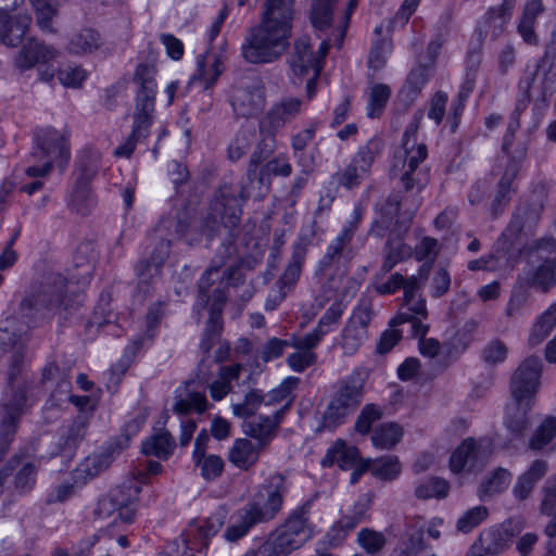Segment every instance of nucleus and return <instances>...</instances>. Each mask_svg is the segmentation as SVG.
<instances>
[{
    "instance_id": "obj_1",
    "label": "nucleus",
    "mask_w": 556,
    "mask_h": 556,
    "mask_svg": "<svg viewBox=\"0 0 556 556\" xmlns=\"http://www.w3.org/2000/svg\"><path fill=\"white\" fill-rule=\"evenodd\" d=\"M293 0H267L258 26L251 29L242 47L251 63L271 62L287 48L291 36Z\"/></svg>"
},
{
    "instance_id": "obj_2",
    "label": "nucleus",
    "mask_w": 556,
    "mask_h": 556,
    "mask_svg": "<svg viewBox=\"0 0 556 556\" xmlns=\"http://www.w3.org/2000/svg\"><path fill=\"white\" fill-rule=\"evenodd\" d=\"M540 375V358L530 357L520 364L511 378V400L505 407L504 418V426L510 444L522 440L529 426L528 412L534 404Z\"/></svg>"
},
{
    "instance_id": "obj_3",
    "label": "nucleus",
    "mask_w": 556,
    "mask_h": 556,
    "mask_svg": "<svg viewBox=\"0 0 556 556\" xmlns=\"http://www.w3.org/2000/svg\"><path fill=\"white\" fill-rule=\"evenodd\" d=\"M282 488V478L271 477L268 484L257 491L249 507L231 517L225 532L226 540L237 541L244 536L254 523L273 518L281 507Z\"/></svg>"
},
{
    "instance_id": "obj_4",
    "label": "nucleus",
    "mask_w": 556,
    "mask_h": 556,
    "mask_svg": "<svg viewBox=\"0 0 556 556\" xmlns=\"http://www.w3.org/2000/svg\"><path fill=\"white\" fill-rule=\"evenodd\" d=\"M33 157L39 165H31L26 169L28 178H35L31 184H25L22 190L33 194L39 190L42 182L39 178L45 177L52 165L64 167L70 159L67 137L56 129L43 128L36 134Z\"/></svg>"
},
{
    "instance_id": "obj_5",
    "label": "nucleus",
    "mask_w": 556,
    "mask_h": 556,
    "mask_svg": "<svg viewBox=\"0 0 556 556\" xmlns=\"http://www.w3.org/2000/svg\"><path fill=\"white\" fill-rule=\"evenodd\" d=\"M328 43L321 41L317 51H313L309 39L303 38L295 43L291 58V79L294 84L306 83V93L313 97L315 81L321 71V62L328 52Z\"/></svg>"
},
{
    "instance_id": "obj_6",
    "label": "nucleus",
    "mask_w": 556,
    "mask_h": 556,
    "mask_svg": "<svg viewBox=\"0 0 556 556\" xmlns=\"http://www.w3.org/2000/svg\"><path fill=\"white\" fill-rule=\"evenodd\" d=\"M313 535L303 513L292 515L287 522L258 549L257 556H285L292 549L300 547Z\"/></svg>"
},
{
    "instance_id": "obj_7",
    "label": "nucleus",
    "mask_w": 556,
    "mask_h": 556,
    "mask_svg": "<svg viewBox=\"0 0 556 556\" xmlns=\"http://www.w3.org/2000/svg\"><path fill=\"white\" fill-rule=\"evenodd\" d=\"M139 85L134 112V136H147L153 121L157 84L148 66H139L136 72Z\"/></svg>"
},
{
    "instance_id": "obj_8",
    "label": "nucleus",
    "mask_w": 556,
    "mask_h": 556,
    "mask_svg": "<svg viewBox=\"0 0 556 556\" xmlns=\"http://www.w3.org/2000/svg\"><path fill=\"white\" fill-rule=\"evenodd\" d=\"M146 478L144 473H139L138 477H134L112 490L110 495L100 500L99 511L110 514L112 508V510H117L121 519L130 522L135 516L136 503Z\"/></svg>"
},
{
    "instance_id": "obj_9",
    "label": "nucleus",
    "mask_w": 556,
    "mask_h": 556,
    "mask_svg": "<svg viewBox=\"0 0 556 556\" xmlns=\"http://www.w3.org/2000/svg\"><path fill=\"white\" fill-rule=\"evenodd\" d=\"M491 444L486 440H464L452 453L450 469L455 475H471L480 470L490 454Z\"/></svg>"
},
{
    "instance_id": "obj_10",
    "label": "nucleus",
    "mask_w": 556,
    "mask_h": 556,
    "mask_svg": "<svg viewBox=\"0 0 556 556\" xmlns=\"http://www.w3.org/2000/svg\"><path fill=\"white\" fill-rule=\"evenodd\" d=\"M556 249V240H543L523 252L529 264L540 263L530 280L536 288L546 291L556 283V261L546 255Z\"/></svg>"
},
{
    "instance_id": "obj_11",
    "label": "nucleus",
    "mask_w": 556,
    "mask_h": 556,
    "mask_svg": "<svg viewBox=\"0 0 556 556\" xmlns=\"http://www.w3.org/2000/svg\"><path fill=\"white\" fill-rule=\"evenodd\" d=\"M426 155V147L421 143H417L416 128H407L403 137V146L395 152L394 156V167L402 164V169L404 170L402 179L406 186L409 185V175L415 170L417 165L425 160Z\"/></svg>"
},
{
    "instance_id": "obj_12",
    "label": "nucleus",
    "mask_w": 556,
    "mask_h": 556,
    "mask_svg": "<svg viewBox=\"0 0 556 556\" xmlns=\"http://www.w3.org/2000/svg\"><path fill=\"white\" fill-rule=\"evenodd\" d=\"M361 397L362 391L358 387L345 386L341 388L325 413L326 424L328 426L339 425L345 416L356 408L361 402Z\"/></svg>"
},
{
    "instance_id": "obj_13",
    "label": "nucleus",
    "mask_w": 556,
    "mask_h": 556,
    "mask_svg": "<svg viewBox=\"0 0 556 556\" xmlns=\"http://www.w3.org/2000/svg\"><path fill=\"white\" fill-rule=\"evenodd\" d=\"M519 230V224L517 222H513L497 243L498 248L496 250V255H491L489 258L471 261L468 265L469 268L471 270H498L510 265L509 249L514 247L513 238Z\"/></svg>"
},
{
    "instance_id": "obj_14",
    "label": "nucleus",
    "mask_w": 556,
    "mask_h": 556,
    "mask_svg": "<svg viewBox=\"0 0 556 556\" xmlns=\"http://www.w3.org/2000/svg\"><path fill=\"white\" fill-rule=\"evenodd\" d=\"M58 55L55 49L38 41L28 42L17 58V64L22 68L38 66L42 79L49 80L53 77V71H42L41 67L49 65Z\"/></svg>"
},
{
    "instance_id": "obj_15",
    "label": "nucleus",
    "mask_w": 556,
    "mask_h": 556,
    "mask_svg": "<svg viewBox=\"0 0 556 556\" xmlns=\"http://www.w3.org/2000/svg\"><path fill=\"white\" fill-rule=\"evenodd\" d=\"M208 441V434L205 431L200 432L195 439L192 457L201 476L205 480H214L223 472L224 462L217 455L205 454Z\"/></svg>"
},
{
    "instance_id": "obj_16",
    "label": "nucleus",
    "mask_w": 556,
    "mask_h": 556,
    "mask_svg": "<svg viewBox=\"0 0 556 556\" xmlns=\"http://www.w3.org/2000/svg\"><path fill=\"white\" fill-rule=\"evenodd\" d=\"M226 515V510L219 508L201 525L199 522L190 523L185 533V542L188 544V548L198 551L199 544L205 546L206 540L214 536L224 525Z\"/></svg>"
},
{
    "instance_id": "obj_17",
    "label": "nucleus",
    "mask_w": 556,
    "mask_h": 556,
    "mask_svg": "<svg viewBox=\"0 0 556 556\" xmlns=\"http://www.w3.org/2000/svg\"><path fill=\"white\" fill-rule=\"evenodd\" d=\"M421 279L412 276V278L403 283V277L399 274L392 275L391 278L384 285H380L377 287L380 293H393L400 287L404 288V298L405 304L408 309L412 311L416 315H420V317H425L426 315V304L422 299L417 296L416 289L418 287V282Z\"/></svg>"
},
{
    "instance_id": "obj_18",
    "label": "nucleus",
    "mask_w": 556,
    "mask_h": 556,
    "mask_svg": "<svg viewBox=\"0 0 556 556\" xmlns=\"http://www.w3.org/2000/svg\"><path fill=\"white\" fill-rule=\"evenodd\" d=\"M419 316L420 315L416 314L412 316H407L405 314L397 315L392 320L390 328L381 334L377 343V352L379 354H386L393 349L402 337V332L394 327L404 323L410 324V328L415 337H424L427 333V326L421 323Z\"/></svg>"
},
{
    "instance_id": "obj_19",
    "label": "nucleus",
    "mask_w": 556,
    "mask_h": 556,
    "mask_svg": "<svg viewBox=\"0 0 556 556\" xmlns=\"http://www.w3.org/2000/svg\"><path fill=\"white\" fill-rule=\"evenodd\" d=\"M365 471H370L378 479L390 481L400 476L402 464L399 457L394 455H387L377 459H364L359 464L358 471L352 473L351 481L353 483L358 481L359 476Z\"/></svg>"
},
{
    "instance_id": "obj_20",
    "label": "nucleus",
    "mask_w": 556,
    "mask_h": 556,
    "mask_svg": "<svg viewBox=\"0 0 556 556\" xmlns=\"http://www.w3.org/2000/svg\"><path fill=\"white\" fill-rule=\"evenodd\" d=\"M173 410L178 415L191 410L203 413L207 409V401L203 391H198L194 381H189L175 391Z\"/></svg>"
},
{
    "instance_id": "obj_21",
    "label": "nucleus",
    "mask_w": 556,
    "mask_h": 556,
    "mask_svg": "<svg viewBox=\"0 0 556 556\" xmlns=\"http://www.w3.org/2000/svg\"><path fill=\"white\" fill-rule=\"evenodd\" d=\"M362 462L364 460L359 458V452L355 446H349L343 440H337L327 450L321 465L325 467L337 465L343 470L356 467L354 472H357Z\"/></svg>"
},
{
    "instance_id": "obj_22",
    "label": "nucleus",
    "mask_w": 556,
    "mask_h": 556,
    "mask_svg": "<svg viewBox=\"0 0 556 556\" xmlns=\"http://www.w3.org/2000/svg\"><path fill=\"white\" fill-rule=\"evenodd\" d=\"M224 71V63L219 55L206 53L197 62V71L191 77V84H200L204 89H208L218 79Z\"/></svg>"
},
{
    "instance_id": "obj_23",
    "label": "nucleus",
    "mask_w": 556,
    "mask_h": 556,
    "mask_svg": "<svg viewBox=\"0 0 556 556\" xmlns=\"http://www.w3.org/2000/svg\"><path fill=\"white\" fill-rule=\"evenodd\" d=\"M265 105L264 88L255 86L239 90L232 101L233 110L242 116L258 114Z\"/></svg>"
},
{
    "instance_id": "obj_24",
    "label": "nucleus",
    "mask_w": 556,
    "mask_h": 556,
    "mask_svg": "<svg viewBox=\"0 0 556 556\" xmlns=\"http://www.w3.org/2000/svg\"><path fill=\"white\" fill-rule=\"evenodd\" d=\"M263 448L261 443L254 444L248 439L240 438L235 440L231 445L228 459L237 468L249 469L257 462Z\"/></svg>"
},
{
    "instance_id": "obj_25",
    "label": "nucleus",
    "mask_w": 556,
    "mask_h": 556,
    "mask_svg": "<svg viewBox=\"0 0 556 556\" xmlns=\"http://www.w3.org/2000/svg\"><path fill=\"white\" fill-rule=\"evenodd\" d=\"M112 460V453L106 450H101L89 455L75 469V482L77 484H84L86 481L108 468Z\"/></svg>"
},
{
    "instance_id": "obj_26",
    "label": "nucleus",
    "mask_w": 556,
    "mask_h": 556,
    "mask_svg": "<svg viewBox=\"0 0 556 556\" xmlns=\"http://www.w3.org/2000/svg\"><path fill=\"white\" fill-rule=\"evenodd\" d=\"M280 413H276L274 417L268 416H252L244 420L243 432L257 440V443L265 444L271 439L274 431L280 422Z\"/></svg>"
},
{
    "instance_id": "obj_27",
    "label": "nucleus",
    "mask_w": 556,
    "mask_h": 556,
    "mask_svg": "<svg viewBox=\"0 0 556 556\" xmlns=\"http://www.w3.org/2000/svg\"><path fill=\"white\" fill-rule=\"evenodd\" d=\"M319 340L320 336L316 333H309L294 340L293 345L298 351L288 358V364L294 371H303L315 362V355L311 349L315 346Z\"/></svg>"
},
{
    "instance_id": "obj_28",
    "label": "nucleus",
    "mask_w": 556,
    "mask_h": 556,
    "mask_svg": "<svg viewBox=\"0 0 556 556\" xmlns=\"http://www.w3.org/2000/svg\"><path fill=\"white\" fill-rule=\"evenodd\" d=\"M404 430L396 422H384L378 425L371 434V443L378 450H391L403 438Z\"/></svg>"
},
{
    "instance_id": "obj_29",
    "label": "nucleus",
    "mask_w": 556,
    "mask_h": 556,
    "mask_svg": "<svg viewBox=\"0 0 556 556\" xmlns=\"http://www.w3.org/2000/svg\"><path fill=\"white\" fill-rule=\"evenodd\" d=\"M175 447L169 433L163 429L155 430L143 443L142 453L148 456H156L160 459H167Z\"/></svg>"
},
{
    "instance_id": "obj_30",
    "label": "nucleus",
    "mask_w": 556,
    "mask_h": 556,
    "mask_svg": "<svg viewBox=\"0 0 556 556\" xmlns=\"http://www.w3.org/2000/svg\"><path fill=\"white\" fill-rule=\"evenodd\" d=\"M547 465L543 460L533 462L530 467L519 476L514 494L518 498H526L532 491L534 484L545 475Z\"/></svg>"
},
{
    "instance_id": "obj_31",
    "label": "nucleus",
    "mask_w": 556,
    "mask_h": 556,
    "mask_svg": "<svg viewBox=\"0 0 556 556\" xmlns=\"http://www.w3.org/2000/svg\"><path fill=\"white\" fill-rule=\"evenodd\" d=\"M556 325V303L552 304L543 312L532 326L529 344L535 346L540 344Z\"/></svg>"
},
{
    "instance_id": "obj_32",
    "label": "nucleus",
    "mask_w": 556,
    "mask_h": 556,
    "mask_svg": "<svg viewBox=\"0 0 556 556\" xmlns=\"http://www.w3.org/2000/svg\"><path fill=\"white\" fill-rule=\"evenodd\" d=\"M299 382L298 378L288 377L277 388L271 390L266 396V405L279 404L281 405V414L292 404L294 400L293 391Z\"/></svg>"
},
{
    "instance_id": "obj_33",
    "label": "nucleus",
    "mask_w": 556,
    "mask_h": 556,
    "mask_svg": "<svg viewBox=\"0 0 556 556\" xmlns=\"http://www.w3.org/2000/svg\"><path fill=\"white\" fill-rule=\"evenodd\" d=\"M24 0H0V31L5 35H12L18 22L23 17L28 18L26 29L30 24V17L27 14H11Z\"/></svg>"
},
{
    "instance_id": "obj_34",
    "label": "nucleus",
    "mask_w": 556,
    "mask_h": 556,
    "mask_svg": "<svg viewBox=\"0 0 556 556\" xmlns=\"http://www.w3.org/2000/svg\"><path fill=\"white\" fill-rule=\"evenodd\" d=\"M240 369L239 365L219 369L217 378L208 386L211 397L214 401H220L229 393L230 382L239 377Z\"/></svg>"
},
{
    "instance_id": "obj_35",
    "label": "nucleus",
    "mask_w": 556,
    "mask_h": 556,
    "mask_svg": "<svg viewBox=\"0 0 556 556\" xmlns=\"http://www.w3.org/2000/svg\"><path fill=\"white\" fill-rule=\"evenodd\" d=\"M510 481L511 473L507 469H495L481 484L479 490L480 497L484 498L506 490L509 486Z\"/></svg>"
},
{
    "instance_id": "obj_36",
    "label": "nucleus",
    "mask_w": 556,
    "mask_h": 556,
    "mask_svg": "<svg viewBox=\"0 0 556 556\" xmlns=\"http://www.w3.org/2000/svg\"><path fill=\"white\" fill-rule=\"evenodd\" d=\"M301 108V102L296 98H288L278 102L269 113V121L274 127H279L290 118L294 117Z\"/></svg>"
},
{
    "instance_id": "obj_37",
    "label": "nucleus",
    "mask_w": 556,
    "mask_h": 556,
    "mask_svg": "<svg viewBox=\"0 0 556 556\" xmlns=\"http://www.w3.org/2000/svg\"><path fill=\"white\" fill-rule=\"evenodd\" d=\"M430 76L431 68L429 66L418 65L414 67L409 73L406 83L402 89L403 98L409 99L417 94L426 85Z\"/></svg>"
},
{
    "instance_id": "obj_38",
    "label": "nucleus",
    "mask_w": 556,
    "mask_h": 556,
    "mask_svg": "<svg viewBox=\"0 0 556 556\" xmlns=\"http://www.w3.org/2000/svg\"><path fill=\"white\" fill-rule=\"evenodd\" d=\"M554 441H556V418L547 417L531 437L530 447L542 450Z\"/></svg>"
},
{
    "instance_id": "obj_39",
    "label": "nucleus",
    "mask_w": 556,
    "mask_h": 556,
    "mask_svg": "<svg viewBox=\"0 0 556 556\" xmlns=\"http://www.w3.org/2000/svg\"><path fill=\"white\" fill-rule=\"evenodd\" d=\"M99 46V34L92 29H84L71 39L70 51L76 54L90 53Z\"/></svg>"
},
{
    "instance_id": "obj_40",
    "label": "nucleus",
    "mask_w": 556,
    "mask_h": 556,
    "mask_svg": "<svg viewBox=\"0 0 556 556\" xmlns=\"http://www.w3.org/2000/svg\"><path fill=\"white\" fill-rule=\"evenodd\" d=\"M334 0H314L312 24L317 29H325L332 21Z\"/></svg>"
},
{
    "instance_id": "obj_41",
    "label": "nucleus",
    "mask_w": 556,
    "mask_h": 556,
    "mask_svg": "<svg viewBox=\"0 0 556 556\" xmlns=\"http://www.w3.org/2000/svg\"><path fill=\"white\" fill-rule=\"evenodd\" d=\"M391 90L387 85L376 84L369 88L367 114L375 117L380 114L382 108L389 100Z\"/></svg>"
},
{
    "instance_id": "obj_42",
    "label": "nucleus",
    "mask_w": 556,
    "mask_h": 556,
    "mask_svg": "<svg viewBox=\"0 0 556 556\" xmlns=\"http://www.w3.org/2000/svg\"><path fill=\"white\" fill-rule=\"evenodd\" d=\"M367 338V330L364 325H349L343 332L342 349L345 354H353Z\"/></svg>"
},
{
    "instance_id": "obj_43",
    "label": "nucleus",
    "mask_w": 556,
    "mask_h": 556,
    "mask_svg": "<svg viewBox=\"0 0 556 556\" xmlns=\"http://www.w3.org/2000/svg\"><path fill=\"white\" fill-rule=\"evenodd\" d=\"M509 535L500 529H490L481 533L479 542L485 553L495 554L508 542Z\"/></svg>"
},
{
    "instance_id": "obj_44",
    "label": "nucleus",
    "mask_w": 556,
    "mask_h": 556,
    "mask_svg": "<svg viewBox=\"0 0 556 556\" xmlns=\"http://www.w3.org/2000/svg\"><path fill=\"white\" fill-rule=\"evenodd\" d=\"M448 493V483L444 479L430 478L416 488V495L420 498L444 497Z\"/></svg>"
},
{
    "instance_id": "obj_45",
    "label": "nucleus",
    "mask_w": 556,
    "mask_h": 556,
    "mask_svg": "<svg viewBox=\"0 0 556 556\" xmlns=\"http://www.w3.org/2000/svg\"><path fill=\"white\" fill-rule=\"evenodd\" d=\"M254 140V131H252L250 128L241 129L239 132H237V135L229 144V157L231 160L240 159L249 150Z\"/></svg>"
},
{
    "instance_id": "obj_46",
    "label": "nucleus",
    "mask_w": 556,
    "mask_h": 556,
    "mask_svg": "<svg viewBox=\"0 0 556 556\" xmlns=\"http://www.w3.org/2000/svg\"><path fill=\"white\" fill-rule=\"evenodd\" d=\"M261 394L257 391L253 390L245 395L242 403H233L231 405V408L235 416L242 418L243 420H247L254 415V413L261 406Z\"/></svg>"
},
{
    "instance_id": "obj_47",
    "label": "nucleus",
    "mask_w": 556,
    "mask_h": 556,
    "mask_svg": "<svg viewBox=\"0 0 556 556\" xmlns=\"http://www.w3.org/2000/svg\"><path fill=\"white\" fill-rule=\"evenodd\" d=\"M488 516V510L483 506H477L467 510L457 521V528L464 533L470 532L480 525Z\"/></svg>"
},
{
    "instance_id": "obj_48",
    "label": "nucleus",
    "mask_w": 556,
    "mask_h": 556,
    "mask_svg": "<svg viewBox=\"0 0 556 556\" xmlns=\"http://www.w3.org/2000/svg\"><path fill=\"white\" fill-rule=\"evenodd\" d=\"M409 255L410 250L402 242V240L390 241L383 262V268L386 270H391L399 262Z\"/></svg>"
},
{
    "instance_id": "obj_49",
    "label": "nucleus",
    "mask_w": 556,
    "mask_h": 556,
    "mask_svg": "<svg viewBox=\"0 0 556 556\" xmlns=\"http://www.w3.org/2000/svg\"><path fill=\"white\" fill-rule=\"evenodd\" d=\"M391 52L392 43L387 37L382 38L379 42H375L369 55L370 68L375 71L381 68L384 65L387 58L391 54Z\"/></svg>"
},
{
    "instance_id": "obj_50",
    "label": "nucleus",
    "mask_w": 556,
    "mask_h": 556,
    "mask_svg": "<svg viewBox=\"0 0 556 556\" xmlns=\"http://www.w3.org/2000/svg\"><path fill=\"white\" fill-rule=\"evenodd\" d=\"M382 412L380 407L376 405L366 406L355 422V429L362 434H366L370 431L371 426L375 421L380 419Z\"/></svg>"
},
{
    "instance_id": "obj_51",
    "label": "nucleus",
    "mask_w": 556,
    "mask_h": 556,
    "mask_svg": "<svg viewBox=\"0 0 556 556\" xmlns=\"http://www.w3.org/2000/svg\"><path fill=\"white\" fill-rule=\"evenodd\" d=\"M36 10L38 24L41 28H49V22L55 15V5L52 0H30Z\"/></svg>"
},
{
    "instance_id": "obj_52",
    "label": "nucleus",
    "mask_w": 556,
    "mask_h": 556,
    "mask_svg": "<svg viewBox=\"0 0 556 556\" xmlns=\"http://www.w3.org/2000/svg\"><path fill=\"white\" fill-rule=\"evenodd\" d=\"M358 542L368 553H375L384 545L382 534L369 530H363L359 532Z\"/></svg>"
},
{
    "instance_id": "obj_53",
    "label": "nucleus",
    "mask_w": 556,
    "mask_h": 556,
    "mask_svg": "<svg viewBox=\"0 0 556 556\" xmlns=\"http://www.w3.org/2000/svg\"><path fill=\"white\" fill-rule=\"evenodd\" d=\"M342 313V304L334 303L331 307H329L325 316L320 319L318 328L313 333H316L321 338L325 333L329 331V325L337 323L338 319L341 317Z\"/></svg>"
},
{
    "instance_id": "obj_54",
    "label": "nucleus",
    "mask_w": 556,
    "mask_h": 556,
    "mask_svg": "<svg viewBox=\"0 0 556 556\" xmlns=\"http://www.w3.org/2000/svg\"><path fill=\"white\" fill-rule=\"evenodd\" d=\"M85 78V71L80 67H67L59 73V79L61 84L66 87H79Z\"/></svg>"
},
{
    "instance_id": "obj_55",
    "label": "nucleus",
    "mask_w": 556,
    "mask_h": 556,
    "mask_svg": "<svg viewBox=\"0 0 556 556\" xmlns=\"http://www.w3.org/2000/svg\"><path fill=\"white\" fill-rule=\"evenodd\" d=\"M446 101L447 96L443 92H437L431 99L428 117L435 124H439L444 116Z\"/></svg>"
},
{
    "instance_id": "obj_56",
    "label": "nucleus",
    "mask_w": 556,
    "mask_h": 556,
    "mask_svg": "<svg viewBox=\"0 0 556 556\" xmlns=\"http://www.w3.org/2000/svg\"><path fill=\"white\" fill-rule=\"evenodd\" d=\"M161 41L165 47L167 55L175 61H178L184 55V43L173 35H162Z\"/></svg>"
},
{
    "instance_id": "obj_57",
    "label": "nucleus",
    "mask_w": 556,
    "mask_h": 556,
    "mask_svg": "<svg viewBox=\"0 0 556 556\" xmlns=\"http://www.w3.org/2000/svg\"><path fill=\"white\" fill-rule=\"evenodd\" d=\"M223 302H224V295L219 291L216 292L214 294L213 302L210 305V326L208 327H210V330H212L213 332H217L222 327L219 316H220V308H222Z\"/></svg>"
},
{
    "instance_id": "obj_58",
    "label": "nucleus",
    "mask_w": 556,
    "mask_h": 556,
    "mask_svg": "<svg viewBox=\"0 0 556 556\" xmlns=\"http://www.w3.org/2000/svg\"><path fill=\"white\" fill-rule=\"evenodd\" d=\"M483 356L486 362L496 364L506 358L507 349L503 343L494 341L484 349Z\"/></svg>"
},
{
    "instance_id": "obj_59",
    "label": "nucleus",
    "mask_w": 556,
    "mask_h": 556,
    "mask_svg": "<svg viewBox=\"0 0 556 556\" xmlns=\"http://www.w3.org/2000/svg\"><path fill=\"white\" fill-rule=\"evenodd\" d=\"M437 253V241L432 238H424L415 252V256L418 261H432Z\"/></svg>"
},
{
    "instance_id": "obj_60",
    "label": "nucleus",
    "mask_w": 556,
    "mask_h": 556,
    "mask_svg": "<svg viewBox=\"0 0 556 556\" xmlns=\"http://www.w3.org/2000/svg\"><path fill=\"white\" fill-rule=\"evenodd\" d=\"M450 288V275L445 269H440L432 278L431 292L434 296H440Z\"/></svg>"
},
{
    "instance_id": "obj_61",
    "label": "nucleus",
    "mask_w": 556,
    "mask_h": 556,
    "mask_svg": "<svg viewBox=\"0 0 556 556\" xmlns=\"http://www.w3.org/2000/svg\"><path fill=\"white\" fill-rule=\"evenodd\" d=\"M27 23L28 18L23 17L18 22V25L16 26L12 35H5L0 31V42L7 46H16L22 40L26 33Z\"/></svg>"
},
{
    "instance_id": "obj_62",
    "label": "nucleus",
    "mask_w": 556,
    "mask_h": 556,
    "mask_svg": "<svg viewBox=\"0 0 556 556\" xmlns=\"http://www.w3.org/2000/svg\"><path fill=\"white\" fill-rule=\"evenodd\" d=\"M419 370V362L416 358L409 357L406 358L399 367H397V376L401 380L407 381L413 379Z\"/></svg>"
},
{
    "instance_id": "obj_63",
    "label": "nucleus",
    "mask_w": 556,
    "mask_h": 556,
    "mask_svg": "<svg viewBox=\"0 0 556 556\" xmlns=\"http://www.w3.org/2000/svg\"><path fill=\"white\" fill-rule=\"evenodd\" d=\"M359 519L343 517L332 529L334 543L339 542L349 531L355 528Z\"/></svg>"
},
{
    "instance_id": "obj_64",
    "label": "nucleus",
    "mask_w": 556,
    "mask_h": 556,
    "mask_svg": "<svg viewBox=\"0 0 556 556\" xmlns=\"http://www.w3.org/2000/svg\"><path fill=\"white\" fill-rule=\"evenodd\" d=\"M556 504V477L547 481L545 495L542 502V511L551 514Z\"/></svg>"
}]
</instances>
